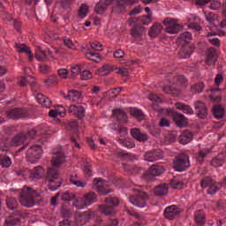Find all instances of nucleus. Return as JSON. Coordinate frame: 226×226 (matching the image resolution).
I'll return each mask as SVG.
<instances>
[{
  "instance_id": "44",
  "label": "nucleus",
  "mask_w": 226,
  "mask_h": 226,
  "mask_svg": "<svg viewBox=\"0 0 226 226\" xmlns=\"http://www.w3.org/2000/svg\"><path fill=\"white\" fill-rule=\"evenodd\" d=\"M178 79L179 75L177 74L175 72H169L166 76V80H168L170 84H173V86H177Z\"/></svg>"
},
{
  "instance_id": "58",
  "label": "nucleus",
  "mask_w": 226,
  "mask_h": 226,
  "mask_svg": "<svg viewBox=\"0 0 226 226\" xmlns=\"http://www.w3.org/2000/svg\"><path fill=\"white\" fill-rule=\"evenodd\" d=\"M57 76L56 75L49 76L46 79H44V84H46V86H52L54 84H57Z\"/></svg>"
},
{
  "instance_id": "55",
  "label": "nucleus",
  "mask_w": 226,
  "mask_h": 226,
  "mask_svg": "<svg viewBox=\"0 0 226 226\" xmlns=\"http://www.w3.org/2000/svg\"><path fill=\"white\" fill-rule=\"evenodd\" d=\"M13 172H15L16 176L19 177H26L29 174V169H15L13 170Z\"/></svg>"
},
{
  "instance_id": "42",
  "label": "nucleus",
  "mask_w": 226,
  "mask_h": 226,
  "mask_svg": "<svg viewBox=\"0 0 226 226\" xmlns=\"http://www.w3.org/2000/svg\"><path fill=\"white\" fill-rule=\"evenodd\" d=\"M143 31H144V26L139 24H135L131 30V36H132V38H135L137 36H142Z\"/></svg>"
},
{
  "instance_id": "64",
  "label": "nucleus",
  "mask_w": 226,
  "mask_h": 226,
  "mask_svg": "<svg viewBox=\"0 0 226 226\" xmlns=\"http://www.w3.org/2000/svg\"><path fill=\"white\" fill-rule=\"evenodd\" d=\"M163 26H172V24H177V19H174V18H166L163 19L162 21Z\"/></svg>"
},
{
  "instance_id": "2",
  "label": "nucleus",
  "mask_w": 226,
  "mask_h": 226,
  "mask_svg": "<svg viewBox=\"0 0 226 226\" xmlns=\"http://www.w3.org/2000/svg\"><path fill=\"white\" fill-rule=\"evenodd\" d=\"M119 199L116 197H107L104 204L99 206V213L105 216H116L117 214V206H119Z\"/></svg>"
},
{
  "instance_id": "51",
  "label": "nucleus",
  "mask_w": 226,
  "mask_h": 226,
  "mask_svg": "<svg viewBox=\"0 0 226 226\" xmlns=\"http://www.w3.org/2000/svg\"><path fill=\"white\" fill-rule=\"evenodd\" d=\"M20 223V219L15 216H9L5 219V225L6 226H15Z\"/></svg>"
},
{
  "instance_id": "14",
  "label": "nucleus",
  "mask_w": 226,
  "mask_h": 226,
  "mask_svg": "<svg viewBox=\"0 0 226 226\" xmlns=\"http://www.w3.org/2000/svg\"><path fill=\"white\" fill-rule=\"evenodd\" d=\"M94 185L96 187V191L100 195H109V193H112V189H109L105 187V183L102 178H94Z\"/></svg>"
},
{
  "instance_id": "13",
  "label": "nucleus",
  "mask_w": 226,
  "mask_h": 226,
  "mask_svg": "<svg viewBox=\"0 0 226 226\" xmlns=\"http://www.w3.org/2000/svg\"><path fill=\"white\" fill-rule=\"evenodd\" d=\"M68 112L72 114V116H76L78 119H83V117H86V108L82 105H71L68 108Z\"/></svg>"
},
{
  "instance_id": "56",
  "label": "nucleus",
  "mask_w": 226,
  "mask_h": 226,
  "mask_svg": "<svg viewBox=\"0 0 226 226\" xmlns=\"http://www.w3.org/2000/svg\"><path fill=\"white\" fill-rule=\"evenodd\" d=\"M208 154H209V152L206 153L202 150L198 152L196 154V160H197L198 163L202 165V163H204V162H205L204 158H206V156H207Z\"/></svg>"
},
{
  "instance_id": "45",
  "label": "nucleus",
  "mask_w": 226,
  "mask_h": 226,
  "mask_svg": "<svg viewBox=\"0 0 226 226\" xmlns=\"http://www.w3.org/2000/svg\"><path fill=\"white\" fill-rule=\"evenodd\" d=\"M47 57H48L47 51L41 49V48L40 47H38L35 49V59H37V61H45Z\"/></svg>"
},
{
  "instance_id": "1",
  "label": "nucleus",
  "mask_w": 226,
  "mask_h": 226,
  "mask_svg": "<svg viewBox=\"0 0 226 226\" xmlns=\"http://www.w3.org/2000/svg\"><path fill=\"white\" fill-rule=\"evenodd\" d=\"M38 195V192L31 187L24 186L21 190L20 196H19V202L21 206L24 207H34L36 206V201L34 199H36V196Z\"/></svg>"
},
{
  "instance_id": "37",
  "label": "nucleus",
  "mask_w": 226,
  "mask_h": 226,
  "mask_svg": "<svg viewBox=\"0 0 226 226\" xmlns=\"http://www.w3.org/2000/svg\"><path fill=\"white\" fill-rule=\"evenodd\" d=\"M110 72H114V67L110 64H104L97 70V75H100V77H105V75H109Z\"/></svg>"
},
{
  "instance_id": "19",
  "label": "nucleus",
  "mask_w": 226,
  "mask_h": 226,
  "mask_svg": "<svg viewBox=\"0 0 226 226\" xmlns=\"http://www.w3.org/2000/svg\"><path fill=\"white\" fill-rule=\"evenodd\" d=\"M64 162H66L64 152H56L53 155L51 165L52 167H61Z\"/></svg>"
},
{
  "instance_id": "22",
  "label": "nucleus",
  "mask_w": 226,
  "mask_h": 226,
  "mask_svg": "<svg viewBox=\"0 0 226 226\" xmlns=\"http://www.w3.org/2000/svg\"><path fill=\"white\" fill-rule=\"evenodd\" d=\"M45 172V170L43 169L42 166H36L34 170H29L28 171V177L30 179H41L43 177V174Z\"/></svg>"
},
{
  "instance_id": "7",
  "label": "nucleus",
  "mask_w": 226,
  "mask_h": 226,
  "mask_svg": "<svg viewBox=\"0 0 226 226\" xmlns=\"http://www.w3.org/2000/svg\"><path fill=\"white\" fill-rule=\"evenodd\" d=\"M43 154V148L41 145H34L28 148L26 151L27 162L30 163H36Z\"/></svg>"
},
{
  "instance_id": "61",
  "label": "nucleus",
  "mask_w": 226,
  "mask_h": 226,
  "mask_svg": "<svg viewBox=\"0 0 226 226\" xmlns=\"http://www.w3.org/2000/svg\"><path fill=\"white\" fill-rule=\"evenodd\" d=\"M29 86L33 93H38V91H40V85L36 83V80L34 79H34H32V81H30Z\"/></svg>"
},
{
  "instance_id": "59",
  "label": "nucleus",
  "mask_w": 226,
  "mask_h": 226,
  "mask_svg": "<svg viewBox=\"0 0 226 226\" xmlns=\"http://www.w3.org/2000/svg\"><path fill=\"white\" fill-rule=\"evenodd\" d=\"M91 49H93V50H96L97 52H102V50H103V45H102L100 41H95L91 43Z\"/></svg>"
},
{
  "instance_id": "8",
  "label": "nucleus",
  "mask_w": 226,
  "mask_h": 226,
  "mask_svg": "<svg viewBox=\"0 0 226 226\" xmlns=\"http://www.w3.org/2000/svg\"><path fill=\"white\" fill-rule=\"evenodd\" d=\"M193 107L196 110V116L199 119H206L209 116V109L207 104L202 101H194Z\"/></svg>"
},
{
  "instance_id": "62",
  "label": "nucleus",
  "mask_w": 226,
  "mask_h": 226,
  "mask_svg": "<svg viewBox=\"0 0 226 226\" xmlns=\"http://www.w3.org/2000/svg\"><path fill=\"white\" fill-rule=\"evenodd\" d=\"M39 70L41 73L45 74V73H49V72L52 70V67L45 64H41L39 66Z\"/></svg>"
},
{
  "instance_id": "25",
  "label": "nucleus",
  "mask_w": 226,
  "mask_h": 226,
  "mask_svg": "<svg viewBox=\"0 0 226 226\" xmlns=\"http://www.w3.org/2000/svg\"><path fill=\"white\" fill-rule=\"evenodd\" d=\"M173 121L178 128H185L186 124H188V122L186 121V117L181 113H175L173 115Z\"/></svg>"
},
{
  "instance_id": "36",
  "label": "nucleus",
  "mask_w": 226,
  "mask_h": 226,
  "mask_svg": "<svg viewBox=\"0 0 226 226\" xmlns=\"http://www.w3.org/2000/svg\"><path fill=\"white\" fill-rule=\"evenodd\" d=\"M70 182L72 183V185H74V186H77V188H86V186H87V182L79 180V176L77 174L71 175Z\"/></svg>"
},
{
  "instance_id": "50",
  "label": "nucleus",
  "mask_w": 226,
  "mask_h": 226,
  "mask_svg": "<svg viewBox=\"0 0 226 226\" xmlns=\"http://www.w3.org/2000/svg\"><path fill=\"white\" fill-rule=\"evenodd\" d=\"M75 200V193L70 191H66L63 192L61 195V200H63L64 202H70L71 200Z\"/></svg>"
},
{
  "instance_id": "27",
  "label": "nucleus",
  "mask_w": 226,
  "mask_h": 226,
  "mask_svg": "<svg viewBox=\"0 0 226 226\" xmlns=\"http://www.w3.org/2000/svg\"><path fill=\"white\" fill-rule=\"evenodd\" d=\"M194 222L198 226L206 225V212L204 210H197L194 213Z\"/></svg>"
},
{
  "instance_id": "18",
  "label": "nucleus",
  "mask_w": 226,
  "mask_h": 226,
  "mask_svg": "<svg viewBox=\"0 0 226 226\" xmlns=\"http://www.w3.org/2000/svg\"><path fill=\"white\" fill-rule=\"evenodd\" d=\"M131 135L135 140H138V142H147V139H149L147 133L142 132L139 128L131 129Z\"/></svg>"
},
{
  "instance_id": "57",
  "label": "nucleus",
  "mask_w": 226,
  "mask_h": 226,
  "mask_svg": "<svg viewBox=\"0 0 226 226\" xmlns=\"http://www.w3.org/2000/svg\"><path fill=\"white\" fill-rule=\"evenodd\" d=\"M152 22L151 16L143 15L139 17V26H149Z\"/></svg>"
},
{
  "instance_id": "15",
  "label": "nucleus",
  "mask_w": 226,
  "mask_h": 226,
  "mask_svg": "<svg viewBox=\"0 0 226 226\" xmlns=\"http://www.w3.org/2000/svg\"><path fill=\"white\" fill-rule=\"evenodd\" d=\"M84 204L82 207H78V209H84V207H87L91 206V204H94V202H98V195L94 192H87L83 197Z\"/></svg>"
},
{
  "instance_id": "6",
  "label": "nucleus",
  "mask_w": 226,
  "mask_h": 226,
  "mask_svg": "<svg viewBox=\"0 0 226 226\" xmlns=\"http://www.w3.org/2000/svg\"><path fill=\"white\" fill-rule=\"evenodd\" d=\"M162 174H165V168L161 165L153 164L149 167L148 170L143 174L142 179L147 181V183H153L154 177L162 176Z\"/></svg>"
},
{
  "instance_id": "40",
  "label": "nucleus",
  "mask_w": 226,
  "mask_h": 226,
  "mask_svg": "<svg viewBox=\"0 0 226 226\" xmlns=\"http://www.w3.org/2000/svg\"><path fill=\"white\" fill-rule=\"evenodd\" d=\"M200 183L201 188L204 190L206 188H209V186L215 183V180L213 179V177L206 176L200 179Z\"/></svg>"
},
{
  "instance_id": "23",
  "label": "nucleus",
  "mask_w": 226,
  "mask_h": 226,
  "mask_svg": "<svg viewBox=\"0 0 226 226\" xmlns=\"http://www.w3.org/2000/svg\"><path fill=\"white\" fill-rule=\"evenodd\" d=\"M218 61V55L216 54V50L213 49H208L207 50V58H206V64L207 66H212Z\"/></svg>"
},
{
  "instance_id": "5",
  "label": "nucleus",
  "mask_w": 226,
  "mask_h": 226,
  "mask_svg": "<svg viewBox=\"0 0 226 226\" xmlns=\"http://www.w3.org/2000/svg\"><path fill=\"white\" fill-rule=\"evenodd\" d=\"M128 200L135 207L144 208L147 207L149 195L144 191L138 190L134 194L129 195Z\"/></svg>"
},
{
  "instance_id": "32",
  "label": "nucleus",
  "mask_w": 226,
  "mask_h": 226,
  "mask_svg": "<svg viewBox=\"0 0 226 226\" xmlns=\"http://www.w3.org/2000/svg\"><path fill=\"white\" fill-rule=\"evenodd\" d=\"M38 135L42 136V138L39 139L40 142H41V144L46 142V139H43V137H46V139H49V134H38V131H36L35 129H31L26 133H25L26 140H27V139H35L36 137H38Z\"/></svg>"
},
{
  "instance_id": "35",
  "label": "nucleus",
  "mask_w": 226,
  "mask_h": 226,
  "mask_svg": "<svg viewBox=\"0 0 226 226\" xmlns=\"http://www.w3.org/2000/svg\"><path fill=\"white\" fill-rule=\"evenodd\" d=\"M18 52L19 54H26V56H28V61H33V59H34V56L33 55V52L31 51V48H29V46H26L25 44H20L18 47Z\"/></svg>"
},
{
  "instance_id": "29",
  "label": "nucleus",
  "mask_w": 226,
  "mask_h": 226,
  "mask_svg": "<svg viewBox=\"0 0 226 226\" xmlns=\"http://www.w3.org/2000/svg\"><path fill=\"white\" fill-rule=\"evenodd\" d=\"M212 114L215 119H223L225 116V108L222 106V104L215 105L212 108Z\"/></svg>"
},
{
  "instance_id": "26",
  "label": "nucleus",
  "mask_w": 226,
  "mask_h": 226,
  "mask_svg": "<svg viewBox=\"0 0 226 226\" xmlns=\"http://www.w3.org/2000/svg\"><path fill=\"white\" fill-rule=\"evenodd\" d=\"M79 220H80L81 225H84V223H87L89 220H93L94 218V212L91 209H88L87 211L82 212L79 214Z\"/></svg>"
},
{
  "instance_id": "46",
  "label": "nucleus",
  "mask_w": 226,
  "mask_h": 226,
  "mask_svg": "<svg viewBox=\"0 0 226 226\" xmlns=\"http://www.w3.org/2000/svg\"><path fill=\"white\" fill-rule=\"evenodd\" d=\"M6 206L11 211L17 209L19 207V201H17V199L10 197L6 199Z\"/></svg>"
},
{
  "instance_id": "43",
  "label": "nucleus",
  "mask_w": 226,
  "mask_h": 226,
  "mask_svg": "<svg viewBox=\"0 0 226 226\" xmlns=\"http://www.w3.org/2000/svg\"><path fill=\"white\" fill-rule=\"evenodd\" d=\"M0 165L3 169H8L9 167H11V158L7 155L0 154Z\"/></svg>"
},
{
  "instance_id": "34",
  "label": "nucleus",
  "mask_w": 226,
  "mask_h": 226,
  "mask_svg": "<svg viewBox=\"0 0 226 226\" xmlns=\"http://www.w3.org/2000/svg\"><path fill=\"white\" fill-rule=\"evenodd\" d=\"M26 142V132L18 133L11 141V146H22Z\"/></svg>"
},
{
  "instance_id": "20",
  "label": "nucleus",
  "mask_w": 226,
  "mask_h": 226,
  "mask_svg": "<svg viewBox=\"0 0 226 226\" xmlns=\"http://www.w3.org/2000/svg\"><path fill=\"white\" fill-rule=\"evenodd\" d=\"M110 4H112V2H110V0H100L95 5V13H97V15H103V13H105V11L107 10V8H109V6H110Z\"/></svg>"
},
{
  "instance_id": "60",
  "label": "nucleus",
  "mask_w": 226,
  "mask_h": 226,
  "mask_svg": "<svg viewBox=\"0 0 226 226\" xmlns=\"http://www.w3.org/2000/svg\"><path fill=\"white\" fill-rule=\"evenodd\" d=\"M80 77H81V80H89V79H93V73L91 72V71H83L80 73Z\"/></svg>"
},
{
  "instance_id": "21",
  "label": "nucleus",
  "mask_w": 226,
  "mask_h": 226,
  "mask_svg": "<svg viewBox=\"0 0 226 226\" xmlns=\"http://www.w3.org/2000/svg\"><path fill=\"white\" fill-rule=\"evenodd\" d=\"M225 163H226V156L223 154H219L218 155L213 157L210 162V165L211 167H214V169L223 167Z\"/></svg>"
},
{
  "instance_id": "49",
  "label": "nucleus",
  "mask_w": 226,
  "mask_h": 226,
  "mask_svg": "<svg viewBox=\"0 0 226 226\" xmlns=\"http://www.w3.org/2000/svg\"><path fill=\"white\" fill-rule=\"evenodd\" d=\"M126 4H128L126 0H117L116 6L117 13H124L126 11Z\"/></svg>"
},
{
  "instance_id": "52",
  "label": "nucleus",
  "mask_w": 226,
  "mask_h": 226,
  "mask_svg": "<svg viewBox=\"0 0 226 226\" xmlns=\"http://www.w3.org/2000/svg\"><path fill=\"white\" fill-rule=\"evenodd\" d=\"M205 85L203 82H198L191 87V91L192 93L200 94L204 91Z\"/></svg>"
},
{
  "instance_id": "33",
  "label": "nucleus",
  "mask_w": 226,
  "mask_h": 226,
  "mask_svg": "<svg viewBox=\"0 0 226 226\" xmlns=\"http://www.w3.org/2000/svg\"><path fill=\"white\" fill-rule=\"evenodd\" d=\"M175 107L177 110H182L184 114H187L188 116H193V114H195L193 109L184 102H176Z\"/></svg>"
},
{
  "instance_id": "16",
  "label": "nucleus",
  "mask_w": 226,
  "mask_h": 226,
  "mask_svg": "<svg viewBox=\"0 0 226 226\" xmlns=\"http://www.w3.org/2000/svg\"><path fill=\"white\" fill-rule=\"evenodd\" d=\"M112 117L118 123H128V115L123 109H113Z\"/></svg>"
},
{
  "instance_id": "48",
  "label": "nucleus",
  "mask_w": 226,
  "mask_h": 226,
  "mask_svg": "<svg viewBox=\"0 0 226 226\" xmlns=\"http://www.w3.org/2000/svg\"><path fill=\"white\" fill-rule=\"evenodd\" d=\"M87 13H89V6L86 4H82L78 11L79 19H86V17H87Z\"/></svg>"
},
{
  "instance_id": "10",
  "label": "nucleus",
  "mask_w": 226,
  "mask_h": 226,
  "mask_svg": "<svg viewBox=\"0 0 226 226\" xmlns=\"http://www.w3.org/2000/svg\"><path fill=\"white\" fill-rule=\"evenodd\" d=\"M195 50V44L184 43L178 51L179 59H190Z\"/></svg>"
},
{
  "instance_id": "3",
  "label": "nucleus",
  "mask_w": 226,
  "mask_h": 226,
  "mask_svg": "<svg viewBox=\"0 0 226 226\" xmlns=\"http://www.w3.org/2000/svg\"><path fill=\"white\" fill-rule=\"evenodd\" d=\"M190 167H192V163L189 154H178L173 159L172 168L175 172H186Z\"/></svg>"
},
{
  "instance_id": "11",
  "label": "nucleus",
  "mask_w": 226,
  "mask_h": 226,
  "mask_svg": "<svg viewBox=\"0 0 226 226\" xmlns=\"http://www.w3.org/2000/svg\"><path fill=\"white\" fill-rule=\"evenodd\" d=\"M165 153L162 149H153L147 151L144 158L146 162H158V160H162Z\"/></svg>"
},
{
  "instance_id": "12",
  "label": "nucleus",
  "mask_w": 226,
  "mask_h": 226,
  "mask_svg": "<svg viewBox=\"0 0 226 226\" xmlns=\"http://www.w3.org/2000/svg\"><path fill=\"white\" fill-rule=\"evenodd\" d=\"M163 215L166 220H174L176 216L181 215V209L177 205H171L165 208Z\"/></svg>"
},
{
  "instance_id": "39",
  "label": "nucleus",
  "mask_w": 226,
  "mask_h": 226,
  "mask_svg": "<svg viewBox=\"0 0 226 226\" xmlns=\"http://www.w3.org/2000/svg\"><path fill=\"white\" fill-rule=\"evenodd\" d=\"M183 28V25L174 23L173 25L165 28V31L169 33V34H177L179 31Z\"/></svg>"
},
{
  "instance_id": "17",
  "label": "nucleus",
  "mask_w": 226,
  "mask_h": 226,
  "mask_svg": "<svg viewBox=\"0 0 226 226\" xmlns=\"http://www.w3.org/2000/svg\"><path fill=\"white\" fill-rule=\"evenodd\" d=\"M63 98L65 100H69V102H79L80 98H82V92L79 90H69L67 94L64 93H62Z\"/></svg>"
},
{
  "instance_id": "31",
  "label": "nucleus",
  "mask_w": 226,
  "mask_h": 226,
  "mask_svg": "<svg viewBox=\"0 0 226 226\" xmlns=\"http://www.w3.org/2000/svg\"><path fill=\"white\" fill-rule=\"evenodd\" d=\"M192 140H193V134L189 131H185L178 138V142L184 146L190 144Z\"/></svg>"
},
{
  "instance_id": "53",
  "label": "nucleus",
  "mask_w": 226,
  "mask_h": 226,
  "mask_svg": "<svg viewBox=\"0 0 226 226\" xmlns=\"http://www.w3.org/2000/svg\"><path fill=\"white\" fill-rule=\"evenodd\" d=\"M117 141L124 147H127V149H133V147H135V142L133 141H130L128 139H118Z\"/></svg>"
},
{
  "instance_id": "41",
  "label": "nucleus",
  "mask_w": 226,
  "mask_h": 226,
  "mask_svg": "<svg viewBox=\"0 0 226 226\" xmlns=\"http://www.w3.org/2000/svg\"><path fill=\"white\" fill-rule=\"evenodd\" d=\"M192 33L186 31L182 34H180L177 37V41L181 43V41H184V43H190L191 40H192Z\"/></svg>"
},
{
  "instance_id": "28",
  "label": "nucleus",
  "mask_w": 226,
  "mask_h": 226,
  "mask_svg": "<svg viewBox=\"0 0 226 226\" xmlns=\"http://www.w3.org/2000/svg\"><path fill=\"white\" fill-rule=\"evenodd\" d=\"M162 30L163 25H162V23H155L148 30V36L150 38H156V36H158Z\"/></svg>"
},
{
  "instance_id": "38",
  "label": "nucleus",
  "mask_w": 226,
  "mask_h": 226,
  "mask_svg": "<svg viewBox=\"0 0 226 226\" xmlns=\"http://www.w3.org/2000/svg\"><path fill=\"white\" fill-rule=\"evenodd\" d=\"M222 186L220 185V183L214 181V183L211 184L210 186L208 187L207 193L208 195H216V193H218V192H220Z\"/></svg>"
},
{
  "instance_id": "4",
  "label": "nucleus",
  "mask_w": 226,
  "mask_h": 226,
  "mask_svg": "<svg viewBox=\"0 0 226 226\" xmlns=\"http://www.w3.org/2000/svg\"><path fill=\"white\" fill-rule=\"evenodd\" d=\"M46 179L49 183V189L50 192H56L57 188H61L63 185V180L59 178V170L49 168L46 173Z\"/></svg>"
},
{
  "instance_id": "9",
  "label": "nucleus",
  "mask_w": 226,
  "mask_h": 226,
  "mask_svg": "<svg viewBox=\"0 0 226 226\" xmlns=\"http://www.w3.org/2000/svg\"><path fill=\"white\" fill-rule=\"evenodd\" d=\"M5 116L8 119L19 120L27 117V112L22 108H12L6 110Z\"/></svg>"
},
{
  "instance_id": "30",
  "label": "nucleus",
  "mask_w": 226,
  "mask_h": 226,
  "mask_svg": "<svg viewBox=\"0 0 226 226\" xmlns=\"http://www.w3.org/2000/svg\"><path fill=\"white\" fill-rule=\"evenodd\" d=\"M36 100L40 105H42V107H45L46 109H50L52 107V101L43 94H37Z\"/></svg>"
},
{
  "instance_id": "54",
  "label": "nucleus",
  "mask_w": 226,
  "mask_h": 226,
  "mask_svg": "<svg viewBox=\"0 0 226 226\" xmlns=\"http://www.w3.org/2000/svg\"><path fill=\"white\" fill-rule=\"evenodd\" d=\"M130 114L132 117H136L137 119H142V117H144V112L137 108L131 109Z\"/></svg>"
},
{
  "instance_id": "63",
  "label": "nucleus",
  "mask_w": 226,
  "mask_h": 226,
  "mask_svg": "<svg viewBox=\"0 0 226 226\" xmlns=\"http://www.w3.org/2000/svg\"><path fill=\"white\" fill-rule=\"evenodd\" d=\"M117 156H118V158H121L122 160H130L132 154L125 151H120L117 153Z\"/></svg>"
},
{
  "instance_id": "24",
  "label": "nucleus",
  "mask_w": 226,
  "mask_h": 226,
  "mask_svg": "<svg viewBox=\"0 0 226 226\" xmlns=\"http://www.w3.org/2000/svg\"><path fill=\"white\" fill-rule=\"evenodd\" d=\"M169 184H161L154 187V193L155 197H165L169 193Z\"/></svg>"
},
{
  "instance_id": "47",
  "label": "nucleus",
  "mask_w": 226,
  "mask_h": 226,
  "mask_svg": "<svg viewBox=\"0 0 226 226\" xmlns=\"http://www.w3.org/2000/svg\"><path fill=\"white\" fill-rule=\"evenodd\" d=\"M170 186L173 190H183L185 183L179 181L178 179H171L170 180Z\"/></svg>"
}]
</instances>
